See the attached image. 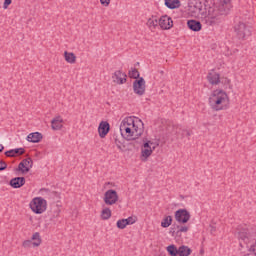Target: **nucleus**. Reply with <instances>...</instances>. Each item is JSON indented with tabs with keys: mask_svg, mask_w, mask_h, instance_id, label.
<instances>
[{
	"mask_svg": "<svg viewBox=\"0 0 256 256\" xmlns=\"http://www.w3.org/2000/svg\"><path fill=\"white\" fill-rule=\"evenodd\" d=\"M5 169H7V164L5 161L0 160V171H5Z\"/></svg>",
	"mask_w": 256,
	"mask_h": 256,
	"instance_id": "e433bc0d",
	"label": "nucleus"
},
{
	"mask_svg": "<svg viewBox=\"0 0 256 256\" xmlns=\"http://www.w3.org/2000/svg\"><path fill=\"white\" fill-rule=\"evenodd\" d=\"M170 233H172V236H174V235H175V231H170Z\"/></svg>",
	"mask_w": 256,
	"mask_h": 256,
	"instance_id": "37998d69",
	"label": "nucleus"
},
{
	"mask_svg": "<svg viewBox=\"0 0 256 256\" xmlns=\"http://www.w3.org/2000/svg\"><path fill=\"white\" fill-rule=\"evenodd\" d=\"M236 235L240 241V247H245L250 253L256 251V231L249 230L246 225H240L236 229Z\"/></svg>",
	"mask_w": 256,
	"mask_h": 256,
	"instance_id": "f03ea898",
	"label": "nucleus"
},
{
	"mask_svg": "<svg viewBox=\"0 0 256 256\" xmlns=\"http://www.w3.org/2000/svg\"><path fill=\"white\" fill-rule=\"evenodd\" d=\"M112 81L116 83V85H124V83H127V74L123 73L121 70H116L112 74Z\"/></svg>",
	"mask_w": 256,
	"mask_h": 256,
	"instance_id": "f8f14e48",
	"label": "nucleus"
},
{
	"mask_svg": "<svg viewBox=\"0 0 256 256\" xmlns=\"http://www.w3.org/2000/svg\"><path fill=\"white\" fill-rule=\"evenodd\" d=\"M3 149H5V146H3V144H0V153H2Z\"/></svg>",
	"mask_w": 256,
	"mask_h": 256,
	"instance_id": "58836bf2",
	"label": "nucleus"
},
{
	"mask_svg": "<svg viewBox=\"0 0 256 256\" xmlns=\"http://www.w3.org/2000/svg\"><path fill=\"white\" fill-rule=\"evenodd\" d=\"M229 103V95L221 89L213 90L208 98V104L212 111H225L229 109Z\"/></svg>",
	"mask_w": 256,
	"mask_h": 256,
	"instance_id": "20e7f679",
	"label": "nucleus"
},
{
	"mask_svg": "<svg viewBox=\"0 0 256 256\" xmlns=\"http://www.w3.org/2000/svg\"><path fill=\"white\" fill-rule=\"evenodd\" d=\"M10 185L14 189H20V187H23V185H25V177H16L11 179Z\"/></svg>",
	"mask_w": 256,
	"mask_h": 256,
	"instance_id": "a211bd4d",
	"label": "nucleus"
},
{
	"mask_svg": "<svg viewBox=\"0 0 256 256\" xmlns=\"http://www.w3.org/2000/svg\"><path fill=\"white\" fill-rule=\"evenodd\" d=\"M145 124L135 116L125 117L120 123V133L126 141H135L143 135Z\"/></svg>",
	"mask_w": 256,
	"mask_h": 256,
	"instance_id": "f257e3e1",
	"label": "nucleus"
},
{
	"mask_svg": "<svg viewBox=\"0 0 256 256\" xmlns=\"http://www.w3.org/2000/svg\"><path fill=\"white\" fill-rule=\"evenodd\" d=\"M110 129H111V126L109 125V122H106V121L100 122V124L98 126L99 137L101 139H105V137H107V134L109 133Z\"/></svg>",
	"mask_w": 256,
	"mask_h": 256,
	"instance_id": "4468645a",
	"label": "nucleus"
},
{
	"mask_svg": "<svg viewBox=\"0 0 256 256\" xmlns=\"http://www.w3.org/2000/svg\"><path fill=\"white\" fill-rule=\"evenodd\" d=\"M171 223H173V217L166 216L162 219L161 227H163L164 229H167V227H171Z\"/></svg>",
	"mask_w": 256,
	"mask_h": 256,
	"instance_id": "c85d7f7f",
	"label": "nucleus"
},
{
	"mask_svg": "<svg viewBox=\"0 0 256 256\" xmlns=\"http://www.w3.org/2000/svg\"><path fill=\"white\" fill-rule=\"evenodd\" d=\"M165 5L168 9H179L181 7V1H179V0H165Z\"/></svg>",
	"mask_w": 256,
	"mask_h": 256,
	"instance_id": "b1692460",
	"label": "nucleus"
},
{
	"mask_svg": "<svg viewBox=\"0 0 256 256\" xmlns=\"http://www.w3.org/2000/svg\"><path fill=\"white\" fill-rule=\"evenodd\" d=\"M25 153L24 148L11 149L5 152L6 157H17V155H23Z\"/></svg>",
	"mask_w": 256,
	"mask_h": 256,
	"instance_id": "5701e85b",
	"label": "nucleus"
},
{
	"mask_svg": "<svg viewBox=\"0 0 256 256\" xmlns=\"http://www.w3.org/2000/svg\"><path fill=\"white\" fill-rule=\"evenodd\" d=\"M234 31L238 39H245V23L239 22L234 26Z\"/></svg>",
	"mask_w": 256,
	"mask_h": 256,
	"instance_id": "dca6fc26",
	"label": "nucleus"
},
{
	"mask_svg": "<svg viewBox=\"0 0 256 256\" xmlns=\"http://www.w3.org/2000/svg\"><path fill=\"white\" fill-rule=\"evenodd\" d=\"M159 25V20H157V16H152L147 21V26L151 29H155Z\"/></svg>",
	"mask_w": 256,
	"mask_h": 256,
	"instance_id": "cd10ccee",
	"label": "nucleus"
},
{
	"mask_svg": "<svg viewBox=\"0 0 256 256\" xmlns=\"http://www.w3.org/2000/svg\"><path fill=\"white\" fill-rule=\"evenodd\" d=\"M41 139H43V134L39 132H33L27 136V141H29L30 143H39Z\"/></svg>",
	"mask_w": 256,
	"mask_h": 256,
	"instance_id": "412c9836",
	"label": "nucleus"
},
{
	"mask_svg": "<svg viewBox=\"0 0 256 256\" xmlns=\"http://www.w3.org/2000/svg\"><path fill=\"white\" fill-rule=\"evenodd\" d=\"M59 213H61V211L59 210V208H56L49 211L47 213V216L49 217L50 221H53L57 219V217H59Z\"/></svg>",
	"mask_w": 256,
	"mask_h": 256,
	"instance_id": "c756f323",
	"label": "nucleus"
},
{
	"mask_svg": "<svg viewBox=\"0 0 256 256\" xmlns=\"http://www.w3.org/2000/svg\"><path fill=\"white\" fill-rule=\"evenodd\" d=\"M207 79L210 85H219L221 83V76L219 73H209Z\"/></svg>",
	"mask_w": 256,
	"mask_h": 256,
	"instance_id": "6ab92c4d",
	"label": "nucleus"
},
{
	"mask_svg": "<svg viewBox=\"0 0 256 256\" xmlns=\"http://www.w3.org/2000/svg\"><path fill=\"white\" fill-rule=\"evenodd\" d=\"M191 255V248L188 246H180L178 248V256H189Z\"/></svg>",
	"mask_w": 256,
	"mask_h": 256,
	"instance_id": "bb28decb",
	"label": "nucleus"
},
{
	"mask_svg": "<svg viewBox=\"0 0 256 256\" xmlns=\"http://www.w3.org/2000/svg\"><path fill=\"white\" fill-rule=\"evenodd\" d=\"M117 148L122 151L121 145L117 144Z\"/></svg>",
	"mask_w": 256,
	"mask_h": 256,
	"instance_id": "ea45409f",
	"label": "nucleus"
},
{
	"mask_svg": "<svg viewBox=\"0 0 256 256\" xmlns=\"http://www.w3.org/2000/svg\"><path fill=\"white\" fill-rule=\"evenodd\" d=\"M128 75L131 77V79H139V70L134 68L129 71Z\"/></svg>",
	"mask_w": 256,
	"mask_h": 256,
	"instance_id": "7c9ffc66",
	"label": "nucleus"
},
{
	"mask_svg": "<svg viewBox=\"0 0 256 256\" xmlns=\"http://www.w3.org/2000/svg\"><path fill=\"white\" fill-rule=\"evenodd\" d=\"M133 91L136 95H145V79L139 78L133 82Z\"/></svg>",
	"mask_w": 256,
	"mask_h": 256,
	"instance_id": "9b49d317",
	"label": "nucleus"
},
{
	"mask_svg": "<svg viewBox=\"0 0 256 256\" xmlns=\"http://www.w3.org/2000/svg\"><path fill=\"white\" fill-rule=\"evenodd\" d=\"M103 201L105 205H116L119 201V194H117V191L113 189L107 190L104 193Z\"/></svg>",
	"mask_w": 256,
	"mask_h": 256,
	"instance_id": "423d86ee",
	"label": "nucleus"
},
{
	"mask_svg": "<svg viewBox=\"0 0 256 256\" xmlns=\"http://www.w3.org/2000/svg\"><path fill=\"white\" fill-rule=\"evenodd\" d=\"M111 215H112L111 209L108 207H104L101 211L100 217L102 221H107L111 219Z\"/></svg>",
	"mask_w": 256,
	"mask_h": 256,
	"instance_id": "393cba45",
	"label": "nucleus"
},
{
	"mask_svg": "<svg viewBox=\"0 0 256 256\" xmlns=\"http://www.w3.org/2000/svg\"><path fill=\"white\" fill-rule=\"evenodd\" d=\"M151 145H153V142L148 141L145 142L144 145L141 148V161H147L149 157L153 154V148H151Z\"/></svg>",
	"mask_w": 256,
	"mask_h": 256,
	"instance_id": "1a4fd4ad",
	"label": "nucleus"
},
{
	"mask_svg": "<svg viewBox=\"0 0 256 256\" xmlns=\"http://www.w3.org/2000/svg\"><path fill=\"white\" fill-rule=\"evenodd\" d=\"M187 26H188V29H190L191 31H201L202 29V25H201V22L197 21V20H188L187 22Z\"/></svg>",
	"mask_w": 256,
	"mask_h": 256,
	"instance_id": "aec40b11",
	"label": "nucleus"
},
{
	"mask_svg": "<svg viewBox=\"0 0 256 256\" xmlns=\"http://www.w3.org/2000/svg\"><path fill=\"white\" fill-rule=\"evenodd\" d=\"M33 168V160L31 158L23 159L18 165V171L21 173H29Z\"/></svg>",
	"mask_w": 256,
	"mask_h": 256,
	"instance_id": "ddd939ff",
	"label": "nucleus"
},
{
	"mask_svg": "<svg viewBox=\"0 0 256 256\" xmlns=\"http://www.w3.org/2000/svg\"><path fill=\"white\" fill-rule=\"evenodd\" d=\"M166 251L169 253L170 256H179V248H177L175 244L167 246Z\"/></svg>",
	"mask_w": 256,
	"mask_h": 256,
	"instance_id": "a878e982",
	"label": "nucleus"
},
{
	"mask_svg": "<svg viewBox=\"0 0 256 256\" xmlns=\"http://www.w3.org/2000/svg\"><path fill=\"white\" fill-rule=\"evenodd\" d=\"M214 7H216L221 16L227 15L231 11V0H220L219 4Z\"/></svg>",
	"mask_w": 256,
	"mask_h": 256,
	"instance_id": "9d476101",
	"label": "nucleus"
},
{
	"mask_svg": "<svg viewBox=\"0 0 256 256\" xmlns=\"http://www.w3.org/2000/svg\"><path fill=\"white\" fill-rule=\"evenodd\" d=\"M125 220L127 222V225H133V224L137 223V218L133 217V216H130V217L126 218Z\"/></svg>",
	"mask_w": 256,
	"mask_h": 256,
	"instance_id": "72a5a7b5",
	"label": "nucleus"
},
{
	"mask_svg": "<svg viewBox=\"0 0 256 256\" xmlns=\"http://www.w3.org/2000/svg\"><path fill=\"white\" fill-rule=\"evenodd\" d=\"M198 10L200 19L209 27H214V25L221 22V12L217 7L204 3L203 5L200 4Z\"/></svg>",
	"mask_w": 256,
	"mask_h": 256,
	"instance_id": "7ed1b4c3",
	"label": "nucleus"
},
{
	"mask_svg": "<svg viewBox=\"0 0 256 256\" xmlns=\"http://www.w3.org/2000/svg\"><path fill=\"white\" fill-rule=\"evenodd\" d=\"M186 133H187L188 137L191 135V132H189V131H187Z\"/></svg>",
	"mask_w": 256,
	"mask_h": 256,
	"instance_id": "79ce46f5",
	"label": "nucleus"
},
{
	"mask_svg": "<svg viewBox=\"0 0 256 256\" xmlns=\"http://www.w3.org/2000/svg\"><path fill=\"white\" fill-rule=\"evenodd\" d=\"M215 231H217V229L215 228V226H211L210 233H215Z\"/></svg>",
	"mask_w": 256,
	"mask_h": 256,
	"instance_id": "4c0bfd02",
	"label": "nucleus"
},
{
	"mask_svg": "<svg viewBox=\"0 0 256 256\" xmlns=\"http://www.w3.org/2000/svg\"><path fill=\"white\" fill-rule=\"evenodd\" d=\"M178 228H179V226H178ZM190 228L191 227L187 226V225L181 226L176 233H177V235H179V233H187Z\"/></svg>",
	"mask_w": 256,
	"mask_h": 256,
	"instance_id": "473e14b6",
	"label": "nucleus"
},
{
	"mask_svg": "<svg viewBox=\"0 0 256 256\" xmlns=\"http://www.w3.org/2000/svg\"><path fill=\"white\" fill-rule=\"evenodd\" d=\"M100 3L103 7H109V5H111V0H100Z\"/></svg>",
	"mask_w": 256,
	"mask_h": 256,
	"instance_id": "c9c22d12",
	"label": "nucleus"
},
{
	"mask_svg": "<svg viewBox=\"0 0 256 256\" xmlns=\"http://www.w3.org/2000/svg\"><path fill=\"white\" fill-rule=\"evenodd\" d=\"M41 243V234H39V232H35L32 235L31 240H25L22 243V247H24V249H30V247H39Z\"/></svg>",
	"mask_w": 256,
	"mask_h": 256,
	"instance_id": "0eeeda50",
	"label": "nucleus"
},
{
	"mask_svg": "<svg viewBox=\"0 0 256 256\" xmlns=\"http://www.w3.org/2000/svg\"><path fill=\"white\" fill-rule=\"evenodd\" d=\"M159 25L161 29H164V30L171 29V27H173V19H171V17L167 15L161 16L159 19Z\"/></svg>",
	"mask_w": 256,
	"mask_h": 256,
	"instance_id": "2eb2a0df",
	"label": "nucleus"
},
{
	"mask_svg": "<svg viewBox=\"0 0 256 256\" xmlns=\"http://www.w3.org/2000/svg\"><path fill=\"white\" fill-rule=\"evenodd\" d=\"M13 3V0H4L3 9H9V5Z\"/></svg>",
	"mask_w": 256,
	"mask_h": 256,
	"instance_id": "f704fd0d",
	"label": "nucleus"
},
{
	"mask_svg": "<svg viewBox=\"0 0 256 256\" xmlns=\"http://www.w3.org/2000/svg\"><path fill=\"white\" fill-rule=\"evenodd\" d=\"M30 209L33 213L37 215H41V213H45L47 211V200L42 197H36L30 202Z\"/></svg>",
	"mask_w": 256,
	"mask_h": 256,
	"instance_id": "39448f33",
	"label": "nucleus"
},
{
	"mask_svg": "<svg viewBox=\"0 0 256 256\" xmlns=\"http://www.w3.org/2000/svg\"><path fill=\"white\" fill-rule=\"evenodd\" d=\"M51 128L53 131H60V129H63V118H61V116L55 117L51 121Z\"/></svg>",
	"mask_w": 256,
	"mask_h": 256,
	"instance_id": "f3484780",
	"label": "nucleus"
},
{
	"mask_svg": "<svg viewBox=\"0 0 256 256\" xmlns=\"http://www.w3.org/2000/svg\"><path fill=\"white\" fill-rule=\"evenodd\" d=\"M116 225L118 229H125V227H127L128 224L125 219H120L117 221Z\"/></svg>",
	"mask_w": 256,
	"mask_h": 256,
	"instance_id": "2f4dec72",
	"label": "nucleus"
},
{
	"mask_svg": "<svg viewBox=\"0 0 256 256\" xmlns=\"http://www.w3.org/2000/svg\"><path fill=\"white\" fill-rule=\"evenodd\" d=\"M64 59L66 63H70V65H73L77 63V56H75V53L73 52H64Z\"/></svg>",
	"mask_w": 256,
	"mask_h": 256,
	"instance_id": "4be33fe9",
	"label": "nucleus"
},
{
	"mask_svg": "<svg viewBox=\"0 0 256 256\" xmlns=\"http://www.w3.org/2000/svg\"><path fill=\"white\" fill-rule=\"evenodd\" d=\"M231 81L227 78H225V83H230Z\"/></svg>",
	"mask_w": 256,
	"mask_h": 256,
	"instance_id": "a19ab883",
	"label": "nucleus"
},
{
	"mask_svg": "<svg viewBox=\"0 0 256 256\" xmlns=\"http://www.w3.org/2000/svg\"><path fill=\"white\" fill-rule=\"evenodd\" d=\"M175 219L178 223H187L191 219V213L187 209H179L175 212Z\"/></svg>",
	"mask_w": 256,
	"mask_h": 256,
	"instance_id": "6e6552de",
	"label": "nucleus"
}]
</instances>
